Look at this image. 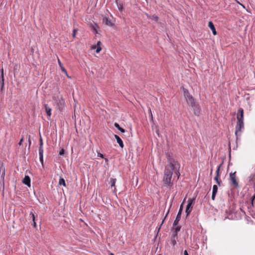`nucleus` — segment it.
<instances>
[{
    "instance_id": "f257e3e1",
    "label": "nucleus",
    "mask_w": 255,
    "mask_h": 255,
    "mask_svg": "<svg viewBox=\"0 0 255 255\" xmlns=\"http://www.w3.org/2000/svg\"><path fill=\"white\" fill-rule=\"evenodd\" d=\"M179 169L180 168H178L177 171H176L174 167H171L170 165L165 166L163 178L164 186L169 187L172 186L173 185V182L171 181L172 175L174 173V176H177V179H178L180 175Z\"/></svg>"
},
{
    "instance_id": "f03ea898",
    "label": "nucleus",
    "mask_w": 255,
    "mask_h": 255,
    "mask_svg": "<svg viewBox=\"0 0 255 255\" xmlns=\"http://www.w3.org/2000/svg\"><path fill=\"white\" fill-rule=\"evenodd\" d=\"M237 123L236 126L235 135L236 136V140L238 139V133L241 131L244 128V110L240 108L239 109L237 116Z\"/></svg>"
},
{
    "instance_id": "7ed1b4c3",
    "label": "nucleus",
    "mask_w": 255,
    "mask_h": 255,
    "mask_svg": "<svg viewBox=\"0 0 255 255\" xmlns=\"http://www.w3.org/2000/svg\"><path fill=\"white\" fill-rule=\"evenodd\" d=\"M165 154L168 162L166 165H170L171 167H174L176 171H177L178 168H180V164L172 158V153L168 152Z\"/></svg>"
},
{
    "instance_id": "20e7f679",
    "label": "nucleus",
    "mask_w": 255,
    "mask_h": 255,
    "mask_svg": "<svg viewBox=\"0 0 255 255\" xmlns=\"http://www.w3.org/2000/svg\"><path fill=\"white\" fill-rule=\"evenodd\" d=\"M196 197L193 198H189L188 200V203L186 207L185 213L186 214V217H188L191 213L193 205L195 204Z\"/></svg>"
},
{
    "instance_id": "39448f33",
    "label": "nucleus",
    "mask_w": 255,
    "mask_h": 255,
    "mask_svg": "<svg viewBox=\"0 0 255 255\" xmlns=\"http://www.w3.org/2000/svg\"><path fill=\"white\" fill-rule=\"evenodd\" d=\"M236 172H234L233 173L231 172L230 173V179L231 181L232 185L236 188L239 187V183L236 179Z\"/></svg>"
},
{
    "instance_id": "423d86ee",
    "label": "nucleus",
    "mask_w": 255,
    "mask_h": 255,
    "mask_svg": "<svg viewBox=\"0 0 255 255\" xmlns=\"http://www.w3.org/2000/svg\"><path fill=\"white\" fill-rule=\"evenodd\" d=\"M182 210H183V206H182V204H181L180 207V208H179V210L178 211V212L177 213V215L176 216V219H175V220H174V221L173 222V226H177L179 222V221L181 219V214H182Z\"/></svg>"
},
{
    "instance_id": "0eeeda50",
    "label": "nucleus",
    "mask_w": 255,
    "mask_h": 255,
    "mask_svg": "<svg viewBox=\"0 0 255 255\" xmlns=\"http://www.w3.org/2000/svg\"><path fill=\"white\" fill-rule=\"evenodd\" d=\"M103 16V23H105L106 25L109 26H114L115 25L114 23L112 21V20L107 16Z\"/></svg>"
},
{
    "instance_id": "6e6552de",
    "label": "nucleus",
    "mask_w": 255,
    "mask_h": 255,
    "mask_svg": "<svg viewBox=\"0 0 255 255\" xmlns=\"http://www.w3.org/2000/svg\"><path fill=\"white\" fill-rule=\"evenodd\" d=\"M56 103L57 109L59 110V111H62L65 104V101L62 97H61L60 100Z\"/></svg>"
},
{
    "instance_id": "1a4fd4ad",
    "label": "nucleus",
    "mask_w": 255,
    "mask_h": 255,
    "mask_svg": "<svg viewBox=\"0 0 255 255\" xmlns=\"http://www.w3.org/2000/svg\"><path fill=\"white\" fill-rule=\"evenodd\" d=\"M194 111V113L196 116H199L200 114V108L199 105L196 103L191 106Z\"/></svg>"
},
{
    "instance_id": "9d476101",
    "label": "nucleus",
    "mask_w": 255,
    "mask_h": 255,
    "mask_svg": "<svg viewBox=\"0 0 255 255\" xmlns=\"http://www.w3.org/2000/svg\"><path fill=\"white\" fill-rule=\"evenodd\" d=\"M0 91L2 92L4 88V76H3V68L0 70Z\"/></svg>"
},
{
    "instance_id": "9b49d317",
    "label": "nucleus",
    "mask_w": 255,
    "mask_h": 255,
    "mask_svg": "<svg viewBox=\"0 0 255 255\" xmlns=\"http://www.w3.org/2000/svg\"><path fill=\"white\" fill-rule=\"evenodd\" d=\"M186 102L188 105L190 106H192L196 103L195 99L192 96L186 99Z\"/></svg>"
},
{
    "instance_id": "f8f14e48",
    "label": "nucleus",
    "mask_w": 255,
    "mask_h": 255,
    "mask_svg": "<svg viewBox=\"0 0 255 255\" xmlns=\"http://www.w3.org/2000/svg\"><path fill=\"white\" fill-rule=\"evenodd\" d=\"M30 178L28 175H25L22 180V183L28 187L30 186Z\"/></svg>"
},
{
    "instance_id": "ddd939ff",
    "label": "nucleus",
    "mask_w": 255,
    "mask_h": 255,
    "mask_svg": "<svg viewBox=\"0 0 255 255\" xmlns=\"http://www.w3.org/2000/svg\"><path fill=\"white\" fill-rule=\"evenodd\" d=\"M217 192H218V186L216 185H214L213 186V191H212V199L213 200H215Z\"/></svg>"
},
{
    "instance_id": "4468645a",
    "label": "nucleus",
    "mask_w": 255,
    "mask_h": 255,
    "mask_svg": "<svg viewBox=\"0 0 255 255\" xmlns=\"http://www.w3.org/2000/svg\"><path fill=\"white\" fill-rule=\"evenodd\" d=\"M208 26L209 27V28L212 30V32H213V34L214 35H216L217 34V32H216L215 27L214 26V25L213 23L211 21H210L208 22Z\"/></svg>"
},
{
    "instance_id": "2eb2a0df",
    "label": "nucleus",
    "mask_w": 255,
    "mask_h": 255,
    "mask_svg": "<svg viewBox=\"0 0 255 255\" xmlns=\"http://www.w3.org/2000/svg\"><path fill=\"white\" fill-rule=\"evenodd\" d=\"M114 136L117 140V142L119 143V146L123 148L124 146V144L122 139L117 134H115Z\"/></svg>"
},
{
    "instance_id": "dca6fc26",
    "label": "nucleus",
    "mask_w": 255,
    "mask_h": 255,
    "mask_svg": "<svg viewBox=\"0 0 255 255\" xmlns=\"http://www.w3.org/2000/svg\"><path fill=\"white\" fill-rule=\"evenodd\" d=\"M145 14L148 19H150L154 20L156 22H157L159 19L158 17L156 15H154H154H150V14H148V13H145Z\"/></svg>"
},
{
    "instance_id": "f3484780",
    "label": "nucleus",
    "mask_w": 255,
    "mask_h": 255,
    "mask_svg": "<svg viewBox=\"0 0 255 255\" xmlns=\"http://www.w3.org/2000/svg\"><path fill=\"white\" fill-rule=\"evenodd\" d=\"M45 111L48 117H50L51 115V109L48 106L47 104L44 105Z\"/></svg>"
},
{
    "instance_id": "a211bd4d",
    "label": "nucleus",
    "mask_w": 255,
    "mask_h": 255,
    "mask_svg": "<svg viewBox=\"0 0 255 255\" xmlns=\"http://www.w3.org/2000/svg\"><path fill=\"white\" fill-rule=\"evenodd\" d=\"M116 182V178H111L110 179L111 187L112 189L114 192H115V190H116V187H115Z\"/></svg>"
},
{
    "instance_id": "6ab92c4d",
    "label": "nucleus",
    "mask_w": 255,
    "mask_h": 255,
    "mask_svg": "<svg viewBox=\"0 0 255 255\" xmlns=\"http://www.w3.org/2000/svg\"><path fill=\"white\" fill-rule=\"evenodd\" d=\"M58 64L60 67V68L62 70V71L68 77H69L68 76V74H67V71L66 70V69L64 67L63 64H62V63L61 62V61H60L59 59H58Z\"/></svg>"
},
{
    "instance_id": "aec40b11",
    "label": "nucleus",
    "mask_w": 255,
    "mask_h": 255,
    "mask_svg": "<svg viewBox=\"0 0 255 255\" xmlns=\"http://www.w3.org/2000/svg\"><path fill=\"white\" fill-rule=\"evenodd\" d=\"M182 88H183V90L184 92V95L185 99H187V98L192 96V95H191L190 94V93L187 89L184 88L183 87H182Z\"/></svg>"
},
{
    "instance_id": "412c9836",
    "label": "nucleus",
    "mask_w": 255,
    "mask_h": 255,
    "mask_svg": "<svg viewBox=\"0 0 255 255\" xmlns=\"http://www.w3.org/2000/svg\"><path fill=\"white\" fill-rule=\"evenodd\" d=\"M114 126L115 127V128H116L118 130H119L122 133H124L125 132V129H124L123 128H122V127H120V125L117 123H115L114 124Z\"/></svg>"
},
{
    "instance_id": "4be33fe9",
    "label": "nucleus",
    "mask_w": 255,
    "mask_h": 255,
    "mask_svg": "<svg viewBox=\"0 0 255 255\" xmlns=\"http://www.w3.org/2000/svg\"><path fill=\"white\" fill-rule=\"evenodd\" d=\"M92 29L96 33H98L97 29L99 28L98 25L96 23H94V24L91 26Z\"/></svg>"
},
{
    "instance_id": "5701e85b",
    "label": "nucleus",
    "mask_w": 255,
    "mask_h": 255,
    "mask_svg": "<svg viewBox=\"0 0 255 255\" xmlns=\"http://www.w3.org/2000/svg\"><path fill=\"white\" fill-rule=\"evenodd\" d=\"M43 151H39V159L40 162L43 164Z\"/></svg>"
},
{
    "instance_id": "b1692460",
    "label": "nucleus",
    "mask_w": 255,
    "mask_h": 255,
    "mask_svg": "<svg viewBox=\"0 0 255 255\" xmlns=\"http://www.w3.org/2000/svg\"><path fill=\"white\" fill-rule=\"evenodd\" d=\"M39 151H43V140L42 139V137L40 136V138L39 139Z\"/></svg>"
},
{
    "instance_id": "393cba45",
    "label": "nucleus",
    "mask_w": 255,
    "mask_h": 255,
    "mask_svg": "<svg viewBox=\"0 0 255 255\" xmlns=\"http://www.w3.org/2000/svg\"><path fill=\"white\" fill-rule=\"evenodd\" d=\"M59 184L60 185H63L65 187L66 186V182H65V179L63 178H60L59 179Z\"/></svg>"
},
{
    "instance_id": "a878e982",
    "label": "nucleus",
    "mask_w": 255,
    "mask_h": 255,
    "mask_svg": "<svg viewBox=\"0 0 255 255\" xmlns=\"http://www.w3.org/2000/svg\"><path fill=\"white\" fill-rule=\"evenodd\" d=\"M2 171V173L1 174V177L4 178V176L5 175V168L3 166V164H2L0 167V171Z\"/></svg>"
},
{
    "instance_id": "bb28decb",
    "label": "nucleus",
    "mask_w": 255,
    "mask_h": 255,
    "mask_svg": "<svg viewBox=\"0 0 255 255\" xmlns=\"http://www.w3.org/2000/svg\"><path fill=\"white\" fill-rule=\"evenodd\" d=\"M175 228H174V230H173V232H174L175 233H178L180 230H181V226H178V225L176 226H175Z\"/></svg>"
},
{
    "instance_id": "cd10ccee",
    "label": "nucleus",
    "mask_w": 255,
    "mask_h": 255,
    "mask_svg": "<svg viewBox=\"0 0 255 255\" xmlns=\"http://www.w3.org/2000/svg\"><path fill=\"white\" fill-rule=\"evenodd\" d=\"M52 99L55 101V103H57L59 100H60V98L58 96L53 95L52 97Z\"/></svg>"
},
{
    "instance_id": "c85d7f7f",
    "label": "nucleus",
    "mask_w": 255,
    "mask_h": 255,
    "mask_svg": "<svg viewBox=\"0 0 255 255\" xmlns=\"http://www.w3.org/2000/svg\"><path fill=\"white\" fill-rule=\"evenodd\" d=\"M171 244L173 246H174L176 244V239L170 238Z\"/></svg>"
},
{
    "instance_id": "c756f323",
    "label": "nucleus",
    "mask_w": 255,
    "mask_h": 255,
    "mask_svg": "<svg viewBox=\"0 0 255 255\" xmlns=\"http://www.w3.org/2000/svg\"><path fill=\"white\" fill-rule=\"evenodd\" d=\"M177 233H175L174 232H173V234L171 236L170 238H174V239H177L178 235Z\"/></svg>"
},
{
    "instance_id": "7c9ffc66",
    "label": "nucleus",
    "mask_w": 255,
    "mask_h": 255,
    "mask_svg": "<svg viewBox=\"0 0 255 255\" xmlns=\"http://www.w3.org/2000/svg\"><path fill=\"white\" fill-rule=\"evenodd\" d=\"M65 153V150L64 148H61L59 152V155H63Z\"/></svg>"
},
{
    "instance_id": "2f4dec72",
    "label": "nucleus",
    "mask_w": 255,
    "mask_h": 255,
    "mask_svg": "<svg viewBox=\"0 0 255 255\" xmlns=\"http://www.w3.org/2000/svg\"><path fill=\"white\" fill-rule=\"evenodd\" d=\"M169 212V210H168V211H167V213H166V215H165V216L164 218V219H163V220H162V223H161V225H160V227H159V229H158V230H159V229H160L161 226H162V224L163 223V222H164V221L165 219V218H166V217L167 216V215H168V214Z\"/></svg>"
},
{
    "instance_id": "473e14b6",
    "label": "nucleus",
    "mask_w": 255,
    "mask_h": 255,
    "mask_svg": "<svg viewBox=\"0 0 255 255\" xmlns=\"http://www.w3.org/2000/svg\"><path fill=\"white\" fill-rule=\"evenodd\" d=\"M101 50H102V48H101V46H97L96 52L97 53H99L101 51Z\"/></svg>"
},
{
    "instance_id": "72a5a7b5",
    "label": "nucleus",
    "mask_w": 255,
    "mask_h": 255,
    "mask_svg": "<svg viewBox=\"0 0 255 255\" xmlns=\"http://www.w3.org/2000/svg\"><path fill=\"white\" fill-rule=\"evenodd\" d=\"M30 215H31V217L32 218V221H35V216L34 214L32 212H31Z\"/></svg>"
},
{
    "instance_id": "f704fd0d",
    "label": "nucleus",
    "mask_w": 255,
    "mask_h": 255,
    "mask_svg": "<svg viewBox=\"0 0 255 255\" xmlns=\"http://www.w3.org/2000/svg\"><path fill=\"white\" fill-rule=\"evenodd\" d=\"M220 169L219 168H217V170H216V176H220Z\"/></svg>"
},
{
    "instance_id": "c9c22d12",
    "label": "nucleus",
    "mask_w": 255,
    "mask_h": 255,
    "mask_svg": "<svg viewBox=\"0 0 255 255\" xmlns=\"http://www.w3.org/2000/svg\"><path fill=\"white\" fill-rule=\"evenodd\" d=\"M77 31V30L76 29H74L73 31V34H72V36L73 37H75V35H76V33Z\"/></svg>"
},
{
    "instance_id": "e433bc0d",
    "label": "nucleus",
    "mask_w": 255,
    "mask_h": 255,
    "mask_svg": "<svg viewBox=\"0 0 255 255\" xmlns=\"http://www.w3.org/2000/svg\"><path fill=\"white\" fill-rule=\"evenodd\" d=\"M98 156L102 158H104V156L103 154L101 153H98Z\"/></svg>"
},
{
    "instance_id": "4c0bfd02",
    "label": "nucleus",
    "mask_w": 255,
    "mask_h": 255,
    "mask_svg": "<svg viewBox=\"0 0 255 255\" xmlns=\"http://www.w3.org/2000/svg\"><path fill=\"white\" fill-rule=\"evenodd\" d=\"M23 137H22V138L20 139L19 143H18V144L19 145H21L22 144V142H23Z\"/></svg>"
},
{
    "instance_id": "58836bf2",
    "label": "nucleus",
    "mask_w": 255,
    "mask_h": 255,
    "mask_svg": "<svg viewBox=\"0 0 255 255\" xmlns=\"http://www.w3.org/2000/svg\"><path fill=\"white\" fill-rule=\"evenodd\" d=\"M216 183L218 184V185L220 186H221V183H222V181L221 179H219L218 181H217L216 182Z\"/></svg>"
},
{
    "instance_id": "ea45409f",
    "label": "nucleus",
    "mask_w": 255,
    "mask_h": 255,
    "mask_svg": "<svg viewBox=\"0 0 255 255\" xmlns=\"http://www.w3.org/2000/svg\"><path fill=\"white\" fill-rule=\"evenodd\" d=\"M220 179V176H216L214 178V180L216 181V182H217V181H218Z\"/></svg>"
},
{
    "instance_id": "a19ab883",
    "label": "nucleus",
    "mask_w": 255,
    "mask_h": 255,
    "mask_svg": "<svg viewBox=\"0 0 255 255\" xmlns=\"http://www.w3.org/2000/svg\"><path fill=\"white\" fill-rule=\"evenodd\" d=\"M223 163H224V161H222V162L220 164V165L218 166L217 168H219V169L220 170V168L221 167V166H222V165L223 164Z\"/></svg>"
},
{
    "instance_id": "79ce46f5",
    "label": "nucleus",
    "mask_w": 255,
    "mask_h": 255,
    "mask_svg": "<svg viewBox=\"0 0 255 255\" xmlns=\"http://www.w3.org/2000/svg\"><path fill=\"white\" fill-rule=\"evenodd\" d=\"M223 163H224V161H222V162L220 164V165L218 166L217 168H219V169L220 170V168L221 167V166H222V165L223 164Z\"/></svg>"
},
{
    "instance_id": "37998d69",
    "label": "nucleus",
    "mask_w": 255,
    "mask_h": 255,
    "mask_svg": "<svg viewBox=\"0 0 255 255\" xmlns=\"http://www.w3.org/2000/svg\"><path fill=\"white\" fill-rule=\"evenodd\" d=\"M32 225L33 226V227L34 228H36V224L35 221H33Z\"/></svg>"
},
{
    "instance_id": "c03bdc74",
    "label": "nucleus",
    "mask_w": 255,
    "mask_h": 255,
    "mask_svg": "<svg viewBox=\"0 0 255 255\" xmlns=\"http://www.w3.org/2000/svg\"><path fill=\"white\" fill-rule=\"evenodd\" d=\"M184 255H189L187 250L184 251Z\"/></svg>"
},
{
    "instance_id": "a18cd8bd",
    "label": "nucleus",
    "mask_w": 255,
    "mask_h": 255,
    "mask_svg": "<svg viewBox=\"0 0 255 255\" xmlns=\"http://www.w3.org/2000/svg\"><path fill=\"white\" fill-rule=\"evenodd\" d=\"M149 114H150V116L151 117V119H153V117H152V114L151 111L150 109H149Z\"/></svg>"
},
{
    "instance_id": "49530a36",
    "label": "nucleus",
    "mask_w": 255,
    "mask_h": 255,
    "mask_svg": "<svg viewBox=\"0 0 255 255\" xmlns=\"http://www.w3.org/2000/svg\"><path fill=\"white\" fill-rule=\"evenodd\" d=\"M28 142H29V147L30 146V144H31V140L30 139V136L29 137V138H28Z\"/></svg>"
},
{
    "instance_id": "de8ad7c7",
    "label": "nucleus",
    "mask_w": 255,
    "mask_h": 255,
    "mask_svg": "<svg viewBox=\"0 0 255 255\" xmlns=\"http://www.w3.org/2000/svg\"><path fill=\"white\" fill-rule=\"evenodd\" d=\"M101 41H98V43H97V46H100V45H101Z\"/></svg>"
},
{
    "instance_id": "09e8293b",
    "label": "nucleus",
    "mask_w": 255,
    "mask_h": 255,
    "mask_svg": "<svg viewBox=\"0 0 255 255\" xmlns=\"http://www.w3.org/2000/svg\"><path fill=\"white\" fill-rule=\"evenodd\" d=\"M122 8H123V7H122V5H120V7L119 6V9L122 11Z\"/></svg>"
},
{
    "instance_id": "8fccbe9b",
    "label": "nucleus",
    "mask_w": 255,
    "mask_h": 255,
    "mask_svg": "<svg viewBox=\"0 0 255 255\" xmlns=\"http://www.w3.org/2000/svg\"><path fill=\"white\" fill-rule=\"evenodd\" d=\"M229 149H231V147H230V142L229 143Z\"/></svg>"
},
{
    "instance_id": "3c124183",
    "label": "nucleus",
    "mask_w": 255,
    "mask_h": 255,
    "mask_svg": "<svg viewBox=\"0 0 255 255\" xmlns=\"http://www.w3.org/2000/svg\"><path fill=\"white\" fill-rule=\"evenodd\" d=\"M212 171H213V169H211V173H210L211 174H212Z\"/></svg>"
},
{
    "instance_id": "603ef678",
    "label": "nucleus",
    "mask_w": 255,
    "mask_h": 255,
    "mask_svg": "<svg viewBox=\"0 0 255 255\" xmlns=\"http://www.w3.org/2000/svg\"><path fill=\"white\" fill-rule=\"evenodd\" d=\"M105 160H106V161H108L107 158H105Z\"/></svg>"
},
{
    "instance_id": "864d4df0",
    "label": "nucleus",
    "mask_w": 255,
    "mask_h": 255,
    "mask_svg": "<svg viewBox=\"0 0 255 255\" xmlns=\"http://www.w3.org/2000/svg\"><path fill=\"white\" fill-rule=\"evenodd\" d=\"M110 255H115L113 253H111Z\"/></svg>"
},
{
    "instance_id": "5fc2aeb1",
    "label": "nucleus",
    "mask_w": 255,
    "mask_h": 255,
    "mask_svg": "<svg viewBox=\"0 0 255 255\" xmlns=\"http://www.w3.org/2000/svg\"><path fill=\"white\" fill-rule=\"evenodd\" d=\"M158 255H162L161 254H159Z\"/></svg>"
}]
</instances>
